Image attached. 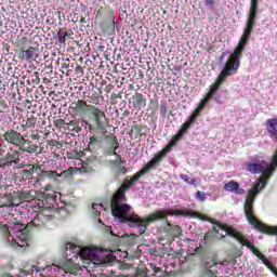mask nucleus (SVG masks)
Returning <instances> with one entry per match:
<instances>
[{
  "label": "nucleus",
  "mask_w": 277,
  "mask_h": 277,
  "mask_svg": "<svg viewBox=\"0 0 277 277\" xmlns=\"http://www.w3.org/2000/svg\"><path fill=\"white\" fill-rule=\"evenodd\" d=\"M277 168V154L275 153L272 159V163L267 164V162L262 161L261 163H249L247 166L248 172H251V174H262V176L258 180L256 184L249 190V196L246 198L243 211H245V217L247 222L255 229L259 230V233H262L263 235L268 236H277V226L267 225L263 222H261L255 215H254V198L256 194H259V187L261 189H265L267 185V181H269V177Z\"/></svg>",
  "instance_id": "nucleus-1"
},
{
  "label": "nucleus",
  "mask_w": 277,
  "mask_h": 277,
  "mask_svg": "<svg viewBox=\"0 0 277 277\" xmlns=\"http://www.w3.org/2000/svg\"><path fill=\"white\" fill-rule=\"evenodd\" d=\"M170 153L166 147L162 148L158 154L154 156L151 160L147 162L145 167H143L138 172H136L130 180L126 179V182L121 184V186L117 189V192L113 195L110 200V211L114 217H118L121 222H129V226H140V222H142V217L137 214H128L131 211V206L127 202V192L131 189V187L140 181L141 176H144L146 172H150V170H155L158 163H161L163 157Z\"/></svg>",
  "instance_id": "nucleus-2"
},
{
  "label": "nucleus",
  "mask_w": 277,
  "mask_h": 277,
  "mask_svg": "<svg viewBox=\"0 0 277 277\" xmlns=\"http://www.w3.org/2000/svg\"><path fill=\"white\" fill-rule=\"evenodd\" d=\"M228 77L224 74H220L216 78L215 82L210 87V90L206 94V96L199 102L197 108L193 111V114L188 117V119L182 124L181 129L177 131L175 135L171 137V141L166 145V149L170 151L171 148H174L181 140H183V135L196 124V119L201 116L202 111H205V107L209 105V101L213 98L222 88V83L226 81Z\"/></svg>",
  "instance_id": "nucleus-3"
},
{
  "label": "nucleus",
  "mask_w": 277,
  "mask_h": 277,
  "mask_svg": "<svg viewBox=\"0 0 277 277\" xmlns=\"http://www.w3.org/2000/svg\"><path fill=\"white\" fill-rule=\"evenodd\" d=\"M254 25H256V15H248L246 27L243 34L238 42V45L235 48L234 52L229 55L227 62L225 63L221 74L225 77H233V75H237L239 70V66H241V57H243V49L248 44L250 37L252 36V31L254 29Z\"/></svg>",
  "instance_id": "nucleus-4"
},
{
  "label": "nucleus",
  "mask_w": 277,
  "mask_h": 277,
  "mask_svg": "<svg viewBox=\"0 0 277 277\" xmlns=\"http://www.w3.org/2000/svg\"><path fill=\"white\" fill-rule=\"evenodd\" d=\"M37 205L39 210L32 220L34 226H43L44 222L58 217L60 213L64 211L62 208H55V205H53V196L49 194H47L44 199L39 200Z\"/></svg>",
  "instance_id": "nucleus-5"
},
{
  "label": "nucleus",
  "mask_w": 277,
  "mask_h": 277,
  "mask_svg": "<svg viewBox=\"0 0 277 277\" xmlns=\"http://www.w3.org/2000/svg\"><path fill=\"white\" fill-rule=\"evenodd\" d=\"M168 215H188L190 217H198L200 213L194 210H156L146 219H141L137 227L140 228V234L144 235V232L148 230V226L153 224V222H159V220H166V222H168Z\"/></svg>",
  "instance_id": "nucleus-6"
},
{
  "label": "nucleus",
  "mask_w": 277,
  "mask_h": 277,
  "mask_svg": "<svg viewBox=\"0 0 277 277\" xmlns=\"http://www.w3.org/2000/svg\"><path fill=\"white\" fill-rule=\"evenodd\" d=\"M219 228L221 230H225V233H227V235H229V237H233L234 239H237V241H239V243H241V246H245L246 248H248L249 250H251V252L258 256V259H260V261H262V263H264V265H266V267H268V269L271 272H273V269L276 268L275 265L272 264V262H269V260L266 259L265 255H263L260 250L254 247V245L252 242H250V240L246 239V236H243V234H241V232H237V229L226 225V224H219Z\"/></svg>",
  "instance_id": "nucleus-7"
},
{
  "label": "nucleus",
  "mask_w": 277,
  "mask_h": 277,
  "mask_svg": "<svg viewBox=\"0 0 277 277\" xmlns=\"http://www.w3.org/2000/svg\"><path fill=\"white\" fill-rule=\"evenodd\" d=\"M10 228L13 235H15L12 238V248L14 250H18V248H29L31 241V229L29 225L15 221Z\"/></svg>",
  "instance_id": "nucleus-8"
},
{
  "label": "nucleus",
  "mask_w": 277,
  "mask_h": 277,
  "mask_svg": "<svg viewBox=\"0 0 277 277\" xmlns=\"http://www.w3.org/2000/svg\"><path fill=\"white\" fill-rule=\"evenodd\" d=\"M15 198L17 199V206H19L21 202H31V200L40 202L47 198V193L36 189L21 190L15 192Z\"/></svg>",
  "instance_id": "nucleus-9"
},
{
  "label": "nucleus",
  "mask_w": 277,
  "mask_h": 277,
  "mask_svg": "<svg viewBox=\"0 0 277 277\" xmlns=\"http://www.w3.org/2000/svg\"><path fill=\"white\" fill-rule=\"evenodd\" d=\"M66 250H71L72 252L79 253L81 259H84L85 261H94V256H96V249H90V248L81 249L72 242L66 243Z\"/></svg>",
  "instance_id": "nucleus-10"
},
{
  "label": "nucleus",
  "mask_w": 277,
  "mask_h": 277,
  "mask_svg": "<svg viewBox=\"0 0 277 277\" xmlns=\"http://www.w3.org/2000/svg\"><path fill=\"white\" fill-rule=\"evenodd\" d=\"M109 166L113 169L115 176H122V174H127L129 172L120 154L115 156V160L109 161Z\"/></svg>",
  "instance_id": "nucleus-11"
},
{
  "label": "nucleus",
  "mask_w": 277,
  "mask_h": 277,
  "mask_svg": "<svg viewBox=\"0 0 277 277\" xmlns=\"http://www.w3.org/2000/svg\"><path fill=\"white\" fill-rule=\"evenodd\" d=\"M89 113L93 116L96 129H105V113L96 106L90 107Z\"/></svg>",
  "instance_id": "nucleus-12"
},
{
  "label": "nucleus",
  "mask_w": 277,
  "mask_h": 277,
  "mask_svg": "<svg viewBox=\"0 0 277 277\" xmlns=\"http://www.w3.org/2000/svg\"><path fill=\"white\" fill-rule=\"evenodd\" d=\"M3 137L8 144H13V146H21L23 142V134L15 130H8L4 132Z\"/></svg>",
  "instance_id": "nucleus-13"
},
{
  "label": "nucleus",
  "mask_w": 277,
  "mask_h": 277,
  "mask_svg": "<svg viewBox=\"0 0 277 277\" xmlns=\"http://www.w3.org/2000/svg\"><path fill=\"white\" fill-rule=\"evenodd\" d=\"M120 148V143L118 142V137L116 135L110 134L107 136V148L106 153L107 155L116 157L117 155H120L116 153Z\"/></svg>",
  "instance_id": "nucleus-14"
},
{
  "label": "nucleus",
  "mask_w": 277,
  "mask_h": 277,
  "mask_svg": "<svg viewBox=\"0 0 277 277\" xmlns=\"http://www.w3.org/2000/svg\"><path fill=\"white\" fill-rule=\"evenodd\" d=\"M40 53L38 48L30 47L27 50H22L18 52L19 60H24L25 62H31V60H36Z\"/></svg>",
  "instance_id": "nucleus-15"
},
{
  "label": "nucleus",
  "mask_w": 277,
  "mask_h": 277,
  "mask_svg": "<svg viewBox=\"0 0 277 277\" xmlns=\"http://www.w3.org/2000/svg\"><path fill=\"white\" fill-rule=\"evenodd\" d=\"M12 232L10 230V226L8 224L0 223V239L3 241L4 246L12 248Z\"/></svg>",
  "instance_id": "nucleus-16"
},
{
  "label": "nucleus",
  "mask_w": 277,
  "mask_h": 277,
  "mask_svg": "<svg viewBox=\"0 0 277 277\" xmlns=\"http://www.w3.org/2000/svg\"><path fill=\"white\" fill-rule=\"evenodd\" d=\"M90 107L94 106L88 105V103L83 100H78L77 102L71 103L74 114H88V111H90Z\"/></svg>",
  "instance_id": "nucleus-17"
},
{
  "label": "nucleus",
  "mask_w": 277,
  "mask_h": 277,
  "mask_svg": "<svg viewBox=\"0 0 277 277\" xmlns=\"http://www.w3.org/2000/svg\"><path fill=\"white\" fill-rule=\"evenodd\" d=\"M5 207H18V201L16 199V193L4 194V196L0 199V209Z\"/></svg>",
  "instance_id": "nucleus-18"
},
{
  "label": "nucleus",
  "mask_w": 277,
  "mask_h": 277,
  "mask_svg": "<svg viewBox=\"0 0 277 277\" xmlns=\"http://www.w3.org/2000/svg\"><path fill=\"white\" fill-rule=\"evenodd\" d=\"M132 106L138 111L144 109L146 107V96L140 92H135L134 95H132Z\"/></svg>",
  "instance_id": "nucleus-19"
},
{
  "label": "nucleus",
  "mask_w": 277,
  "mask_h": 277,
  "mask_svg": "<svg viewBox=\"0 0 277 277\" xmlns=\"http://www.w3.org/2000/svg\"><path fill=\"white\" fill-rule=\"evenodd\" d=\"M17 147H19V150H23L24 153H38V145L35 144L32 141L25 138V136H23V141Z\"/></svg>",
  "instance_id": "nucleus-20"
},
{
  "label": "nucleus",
  "mask_w": 277,
  "mask_h": 277,
  "mask_svg": "<svg viewBox=\"0 0 277 277\" xmlns=\"http://www.w3.org/2000/svg\"><path fill=\"white\" fill-rule=\"evenodd\" d=\"M223 189L225 192H230L232 194H237L238 196H243L246 194V189L239 187L238 182L229 181L224 184Z\"/></svg>",
  "instance_id": "nucleus-21"
},
{
  "label": "nucleus",
  "mask_w": 277,
  "mask_h": 277,
  "mask_svg": "<svg viewBox=\"0 0 277 277\" xmlns=\"http://www.w3.org/2000/svg\"><path fill=\"white\" fill-rule=\"evenodd\" d=\"M81 163V167L78 168V172H80V174H92L96 169V162H94V160L88 159Z\"/></svg>",
  "instance_id": "nucleus-22"
},
{
  "label": "nucleus",
  "mask_w": 277,
  "mask_h": 277,
  "mask_svg": "<svg viewBox=\"0 0 277 277\" xmlns=\"http://www.w3.org/2000/svg\"><path fill=\"white\" fill-rule=\"evenodd\" d=\"M38 122V117H36L34 114L27 115L26 120H23L21 123V128L24 131H27V129H34Z\"/></svg>",
  "instance_id": "nucleus-23"
},
{
  "label": "nucleus",
  "mask_w": 277,
  "mask_h": 277,
  "mask_svg": "<svg viewBox=\"0 0 277 277\" xmlns=\"http://www.w3.org/2000/svg\"><path fill=\"white\" fill-rule=\"evenodd\" d=\"M166 222L170 228V233L173 239H176V237H181V235H183V228L180 225H172L170 221H166Z\"/></svg>",
  "instance_id": "nucleus-24"
},
{
  "label": "nucleus",
  "mask_w": 277,
  "mask_h": 277,
  "mask_svg": "<svg viewBox=\"0 0 277 277\" xmlns=\"http://www.w3.org/2000/svg\"><path fill=\"white\" fill-rule=\"evenodd\" d=\"M70 36H72V30L68 32L63 29H60L57 32L56 40L58 44H66V38H70Z\"/></svg>",
  "instance_id": "nucleus-25"
},
{
  "label": "nucleus",
  "mask_w": 277,
  "mask_h": 277,
  "mask_svg": "<svg viewBox=\"0 0 277 277\" xmlns=\"http://www.w3.org/2000/svg\"><path fill=\"white\" fill-rule=\"evenodd\" d=\"M21 155L18 154V151L16 150H12L8 151L6 156H5V161L6 163H16L19 159Z\"/></svg>",
  "instance_id": "nucleus-26"
},
{
  "label": "nucleus",
  "mask_w": 277,
  "mask_h": 277,
  "mask_svg": "<svg viewBox=\"0 0 277 277\" xmlns=\"http://www.w3.org/2000/svg\"><path fill=\"white\" fill-rule=\"evenodd\" d=\"M127 277H148V268L146 266H137L135 273Z\"/></svg>",
  "instance_id": "nucleus-27"
},
{
  "label": "nucleus",
  "mask_w": 277,
  "mask_h": 277,
  "mask_svg": "<svg viewBox=\"0 0 277 277\" xmlns=\"http://www.w3.org/2000/svg\"><path fill=\"white\" fill-rule=\"evenodd\" d=\"M66 131H70L71 133H81V126H79L77 121H69L66 126Z\"/></svg>",
  "instance_id": "nucleus-28"
},
{
  "label": "nucleus",
  "mask_w": 277,
  "mask_h": 277,
  "mask_svg": "<svg viewBox=\"0 0 277 277\" xmlns=\"http://www.w3.org/2000/svg\"><path fill=\"white\" fill-rule=\"evenodd\" d=\"M249 15L259 16V0H251Z\"/></svg>",
  "instance_id": "nucleus-29"
},
{
  "label": "nucleus",
  "mask_w": 277,
  "mask_h": 277,
  "mask_svg": "<svg viewBox=\"0 0 277 277\" xmlns=\"http://www.w3.org/2000/svg\"><path fill=\"white\" fill-rule=\"evenodd\" d=\"M144 129H146V126L134 124L132 126L131 131L136 137H142L144 135Z\"/></svg>",
  "instance_id": "nucleus-30"
},
{
  "label": "nucleus",
  "mask_w": 277,
  "mask_h": 277,
  "mask_svg": "<svg viewBox=\"0 0 277 277\" xmlns=\"http://www.w3.org/2000/svg\"><path fill=\"white\" fill-rule=\"evenodd\" d=\"M42 176L44 179H51L52 181H57L61 177V173L57 171H42Z\"/></svg>",
  "instance_id": "nucleus-31"
},
{
  "label": "nucleus",
  "mask_w": 277,
  "mask_h": 277,
  "mask_svg": "<svg viewBox=\"0 0 277 277\" xmlns=\"http://www.w3.org/2000/svg\"><path fill=\"white\" fill-rule=\"evenodd\" d=\"M28 85H38L40 83V72L35 71L27 80Z\"/></svg>",
  "instance_id": "nucleus-32"
},
{
  "label": "nucleus",
  "mask_w": 277,
  "mask_h": 277,
  "mask_svg": "<svg viewBox=\"0 0 277 277\" xmlns=\"http://www.w3.org/2000/svg\"><path fill=\"white\" fill-rule=\"evenodd\" d=\"M63 72L66 70V72H71L72 68H75L74 64H70V58H63V64L61 66Z\"/></svg>",
  "instance_id": "nucleus-33"
},
{
  "label": "nucleus",
  "mask_w": 277,
  "mask_h": 277,
  "mask_svg": "<svg viewBox=\"0 0 277 277\" xmlns=\"http://www.w3.org/2000/svg\"><path fill=\"white\" fill-rule=\"evenodd\" d=\"M76 172H79V168L69 167L67 170L63 171L60 174H61V176L68 177V176H72L74 174H76Z\"/></svg>",
  "instance_id": "nucleus-34"
},
{
  "label": "nucleus",
  "mask_w": 277,
  "mask_h": 277,
  "mask_svg": "<svg viewBox=\"0 0 277 277\" xmlns=\"http://www.w3.org/2000/svg\"><path fill=\"white\" fill-rule=\"evenodd\" d=\"M10 111V105H8V101L0 98V114H8Z\"/></svg>",
  "instance_id": "nucleus-35"
},
{
  "label": "nucleus",
  "mask_w": 277,
  "mask_h": 277,
  "mask_svg": "<svg viewBox=\"0 0 277 277\" xmlns=\"http://www.w3.org/2000/svg\"><path fill=\"white\" fill-rule=\"evenodd\" d=\"M38 169H40V166L31 164L29 170L24 171L26 179H31V176H34V172H36Z\"/></svg>",
  "instance_id": "nucleus-36"
},
{
  "label": "nucleus",
  "mask_w": 277,
  "mask_h": 277,
  "mask_svg": "<svg viewBox=\"0 0 277 277\" xmlns=\"http://www.w3.org/2000/svg\"><path fill=\"white\" fill-rule=\"evenodd\" d=\"M53 124L56 129H64L66 131V127L68 123H66V120L64 119H56L54 120Z\"/></svg>",
  "instance_id": "nucleus-37"
},
{
  "label": "nucleus",
  "mask_w": 277,
  "mask_h": 277,
  "mask_svg": "<svg viewBox=\"0 0 277 277\" xmlns=\"http://www.w3.org/2000/svg\"><path fill=\"white\" fill-rule=\"evenodd\" d=\"M196 198L197 200H200V202H205V200H207V194H205V192L198 190L196 193Z\"/></svg>",
  "instance_id": "nucleus-38"
},
{
  "label": "nucleus",
  "mask_w": 277,
  "mask_h": 277,
  "mask_svg": "<svg viewBox=\"0 0 277 277\" xmlns=\"http://www.w3.org/2000/svg\"><path fill=\"white\" fill-rule=\"evenodd\" d=\"M182 181L185 183H188L189 185H194L196 183V180H189V175L187 174H181Z\"/></svg>",
  "instance_id": "nucleus-39"
},
{
  "label": "nucleus",
  "mask_w": 277,
  "mask_h": 277,
  "mask_svg": "<svg viewBox=\"0 0 277 277\" xmlns=\"http://www.w3.org/2000/svg\"><path fill=\"white\" fill-rule=\"evenodd\" d=\"M98 93L97 92H90L89 98H91L90 103H94L95 101H98Z\"/></svg>",
  "instance_id": "nucleus-40"
},
{
  "label": "nucleus",
  "mask_w": 277,
  "mask_h": 277,
  "mask_svg": "<svg viewBox=\"0 0 277 277\" xmlns=\"http://www.w3.org/2000/svg\"><path fill=\"white\" fill-rule=\"evenodd\" d=\"M75 72L76 75H83V67H81V65L76 63V67H75Z\"/></svg>",
  "instance_id": "nucleus-41"
},
{
  "label": "nucleus",
  "mask_w": 277,
  "mask_h": 277,
  "mask_svg": "<svg viewBox=\"0 0 277 277\" xmlns=\"http://www.w3.org/2000/svg\"><path fill=\"white\" fill-rule=\"evenodd\" d=\"M150 269L154 271V275L157 276V274H159V272H161L160 267H157L155 264H149Z\"/></svg>",
  "instance_id": "nucleus-42"
},
{
  "label": "nucleus",
  "mask_w": 277,
  "mask_h": 277,
  "mask_svg": "<svg viewBox=\"0 0 277 277\" xmlns=\"http://www.w3.org/2000/svg\"><path fill=\"white\" fill-rule=\"evenodd\" d=\"M34 269H36V272H40V269H38V266H32L30 271H24L25 276H31V274H34Z\"/></svg>",
  "instance_id": "nucleus-43"
},
{
  "label": "nucleus",
  "mask_w": 277,
  "mask_h": 277,
  "mask_svg": "<svg viewBox=\"0 0 277 277\" xmlns=\"http://www.w3.org/2000/svg\"><path fill=\"white\" fill-rule=\"evenodd\" d=\"M27 42H28L27 37H22L21 39H18V44L21 47H25L27 44Z\"/></svg>",
  "instance_id": "nucleus-44"
},
{
  "label": "nucleus",
  "mask_w": 277,
  "mask_h": 277,
  "mask_svg": "<svg viewBox=\"0 0 277 277\" xmlns=\"http://www.w3.org/2000/svg\"><path fill=\"white\" fill-rule=\"evenodd\" d=\"M96 207H98V205L93 203L92 211H93V215H95V217H98V215H101V212H98V210H96Z\"/></svg>",
  "instance_id": "nucleus-45"
},
{
  "label": "nucleus",
  "mask_w": 277,
  "mask_h": 277,
  "mask_svg": "<svg viewBox=\"0 0 277 277\" xmlns=\"http://www.w3.org/2000/svg\"><path fill=\"white\" fill-rule=\"evenodd\" d=\"M92 144H98V137L90 136L89 146H92Z\"/></svg>",
  "instance_id": "nucleus-46"
},
{
  "label": "nucleus",
  "mask_w": 277,
  "mask_h": 277,
  "mask_svg": "<svg viewBox=\"0 0 277 277\" xmlns=\"http://www.w3.org/2000/svg\"><path fill=\"white\" fill-rule=\"evenodd\" d=\"M47 144L48 146H57L58 142L56 140H48Z\"/></svg>",
  "instance_id": "nucleus-47"
},
{
  "label": "nucleus",
  "mask_w": 277,
  "mask_h": 277,
  "mask_svg": "<svg viewBox=\"0 0 277 277\" xmlns=\"http://www.w3.org/2000/svg\"><path fill=\"white\" fill-rule=\"evenodd\" d=\"M103 12H105V6H101V8L97 10L96 18H98V16H103Z\"/></svg>",
  "instance_id": "nucleus-48"
},
{
  "label": "nucleus",
  "mask_w": 277,
  "mask_h": 277,
  "mask_svg": "<svg viewBox=\"0 0 277 277\" xmlns=\"http://www.w3.org/2000/svg\"><path fill=\"white\" fill-rule=\"evenodd\" d=\"M131 116V110H124L122 113V118H129Z\"/></svg>",
  "instance_id": "nucleus-49"
},
{
  "label": "nucleus",
  "mask_w": 277,
  "mask_h": 277,
  "mask_svg": "<svg viewBox=\"0 0 277 277\" xmlns=\"http://www.w3.org/2000/svg\"><path fill=\"white\" fill-rule=\"evenodd\" d=\"M149 254L157 256V249H149Z\"/></svg>",
  "instance_id": "nucleus-50"
},
{
  "label": "nucleus",
  "mask_w": 277,
  "mask_h": 277,
  "mask_svg": "<svg viewBox=\"0 0 277 277\" xmlns=\"http://www.w3.org/2000/svg\"><path fill=\"white\" fill-rule=\"evenodd\" d=\"M215 3V0H206V5H213Z\"/></svg>",
  "instance_id": "nucleus-51"
},
{
  "label": "nucleus",
  "mask_w": 277,
  "mask_h": 277,
  "mask_svg": "<svg viewBox=\"0 0 277 277\" xmlns=\"http://www.w3.org/2000/svg\"><path fill=\"white\" fill-rule=\"evenodd\" d=\"M108 277H118V276L116 275V272L110 271L108 274Z\"/></svg>",
  "instance_id": "nucleus-52"
},
{
  "label": "nucleus",
  "mask_w": 277,
  "mask_h": 277,
  "mask_svg": "<svg viewBox=\"0 0 277 277\" xmlns=\"http://www.w3.org/2000/svg\"><path fill=\"white\" fill-rule=\"evenodd\" d=\"M80 23H81L82 25H85V23H88V21H85V17H81V18H80Z\"/></svg>",
  "instance_id": "nucleus-53"
},
{
  "label": "nucleus",
  "mask_w": 277,
  "mask_h": 277,
  "mask_svg": "<svg viewBox=\"0 0 277 277\" xmlns=\"http://www.w3.org/2000/svg\"><path fill=\"white\" fill-rule=\"evenodd\" d=\"M51 187H53L51 184L45 185V187H44L45 192H49V189H51Z\"/></svg>",
  "instance_id": "nucleus-54"
},
{
  "label": "nucleus",
  "mask_w": 277,
  "mask_h": 277,
  "mask_svg": "<svg viewBox=\"0 0 277 277\" xmlns=\"http://www.w3.org/2000/svg\"><path fill=\"white\" fill-rule=\"evenodd\" d=\"M117 98H122V95L118 94V95H117Z\"/></svg>",
  "instance_id": "nucleus-55"
},
{
  "label": "nucleus",
  "mask_w": 277,
  "mask_h": 277,
  "mask_svg": "<svg viewBox=\"0 0 277 277\" xmlns=\"http://www.w3.org/2000/svg\"><path fill=\"white\" fill-rule=\"evenodd\" d=\"M6 53H10V50H9V49H6Z\"/></svg>",
  "instance_id": "nucleus-56"
},
{
  "label": "nucleus",
  "mask_w": 277,
  "mask_h": 277,
  "mask_svg": "<svg viewBox=\"0 0 277 277\" xmlns=\"http://www.w3.org/2000/svg\"><path fill=\"white\" fill-rule=\"evenodd\" d=\"M214 230H215V233H219V230H217V229H215V227H214Z\"/></svg>",
  "instance_id": "nucleus-57"
},
{
  "label": "nucleus",
  "mask_w": 277,
  "mask_h": 277,
  "mask_svg": "<svg viewBox=\"0 0 277 277\" xmlns=\"http://www.w3.org/2000/svg\"><path fill=\"white\" fill-rule=\"evenodd\" d=\"M72 62H75V64H77V61L72 60Z\"/></svg>",
  "instance_id": "nucleus-58"
},
{
  "label": "nucleus",
  "mask_w": 277,
  "mask_h": 277,
  "mask_svg": "<svg viewBox=\"0 0 277 277\" xmlns=\"http://www.w3.org/2000/svg\"><path fill=\"white\" fill-rule=\"evenodd\" d=\"M89 129H92V126H89Z\"/></svg>",
  "instance_id": "nucleus-59"
},
{
  "label": "nucleus",
  "mask_w": 277,
  "mask_h": 277,
  "mask_svg": "<svg viewBox=\"0 0 277 277\" xmlns=\"http://www.w3.org/2000/svg\"><path fill=\"white\" fill-rule=\"evenodd\" d=\"M222 237H226V235H222Z\"/></svg>",
  "instance_id": "nucleus-60"
},
{
  "label": "nucleus",
  "mask_w": 277,
  "mask_h": 277,
  "mask_svg": "<svg viewBox=\"0 0 277 277\" xmlns=\"http://www.w3.org/2000/svg\"><path fill=\"white\" fill-rule=\"evenodd\" d=\"M98 222H101V219H98Z\"/></svg>",
  "instance_id": "nucleus-61"
}]
</instances>
